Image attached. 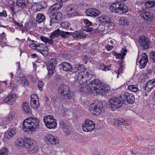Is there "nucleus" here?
Listing matches in <instances>:
<instances>
[{
    "label": "nucleus",
    "instance_id": "obj_16",
    "mask_svg": "<svg viewBox=\"0 0 155 155\" xmlns=\"http://www.w3.org/2000/svg\"><path fill=\"white\" fill-rule=\"evenodd\" d=\"M50 24L52 23H58L62 18V15L61 12H56L51 14L50 15Z\"/></svg>",
    "mask_w": 155,
    "mask_h": 155
},
{
    "label": "nucleus",
    "instance_id": "obj_4",
    "mask_svg": "<svg viewBox=\"0 0 155 155\" xmlns=\"http://www.w3.org/2000/svg\"><path fill=\"white\" fill-rule=\"evenodd\" d=\"M91 77V73L89 71L80 72L78 76L75 78L74 82L78 84H79L81 85H82L83 84H86L87 81H88L90 80L88 78Z\"/></svg>",
    "mask_w": 155,
    "mask_h": 155
},
{
    "label": "nucleus",
    "instance_id": "obj_42",
    "mask_svg": "<svg viewBox=\"0 0 155 155\" xmlns=\"http://www.w3.org/2000/svg\"><path fill=\"white\" fill-rule=\"evenodd\" d=\"M145 7L148 8H153V5H152V1H149L145 3Z\"/></svg>",
    "mask_w": 155,
    "mask_h": 155
},
{
    "label": "nucleus",
    "instance_id": "obj_54",
    "mask_svg": "<svg viewBox=\"0 0 155 155\" xmlns=\"http://www.w3.org/2000/svg\"><path fill=\"white\" fill-rule=\"evenodd\" d=\"M78 71H80L84 67V65L83 64H79V65L78 64Z\"/></svg>",
    "mask_w": 155,
    "mask_h": 155
},
{
    "label": "nucleus",
    "instance_id": "obj_6",
    "mask_svg": "<svg viewBox=\"0 0 155 155\" xmlns=\"http://www.w3.org/2000/svg\"><path fill=\"white\" fill-rule=\"evenodd\" d=\"M109 101L108 106L113 111L121 107L123 104L122 100H121L120 96L119 98L116 97H111L109 99Z\"/></svg>",
    "mask_w": 155,
    "mask_h": 155
},
{
    "label": "nucleus",
    "instance_id": "obj_45",
    "mask_svg": "<svg viewBox=\"0 0 155 155\" xmlns=\"http://www.w3.org/2000/svg\"><path fill=\"white\" fill-rule=\"evenodd\" d=\"M25 78V76H23L22 77H17L16 80L20 83H22Z\"/></svg>",
    "mask_w": 155,
    "mask_h": 155
},
{
    "label": "nucleus",
    "instance_id": "obj_41",
    "mask_svg": "<svg viewBox=\"0 0 155 155\" xmlns=\"http://www.w3.org/2000/svg\"><path fill=\"white\" fill-rule=\"evenodd\" d=\"M36 24L33 22L28 24L27 25H25V28L27 29H32L33 26H36Z\"/></svg>",
    "mask_w": 155,
    "mask_h": 155
},
{
    "label": "nucleus",
    "instance_id": "obj_25",
    "mask_svg": "<svg viewBox=\"0 0 155 155\" xmlns=\"http://www.w3.org/2000/svg\"><path fill=\"white\" fill-rule=\"evenodd\" d=\"M71 35L73 37L74 40H78V39L84 38L86 37L81 31H76L73 33L71 32Z\"/></svg>",
    "mask_w": 155,
    "mask_h": 155
},
{
    "label": "nucleus",
    "instance_id": "obj_52",
    "mask_svg": "<svg viewBox=\"0 0 155 155\" xmlns=\"http://www.w3.org/2000/svg\"><path fill=\"white\" fill-rule=\"evenodd\" d=\"M38 99V96L37 95L35 94H33L31 95V99Z\"/></svg>",
    "mask_w": 155,
    "mask_h": 155
},
{
    "label": "nucleus",
    "instance_id": "obj_12",
    "mask_svg": "<svg viewBox=\"0 0 155 155\" xmlns=\"http://www.w3.org/2000/svg\"><path fill=\"white\" fill-rule=\"evenodd\" d=\"M95 124L92 121L87 119L82 125L83 130L86 132L90 131L93 130L95 127Z\"/></svg>",
    "mask_w": 155,
    "mask_h": 155
},
{
    "label": "nucleus",
    "instance_id": "obj_33",
    "mask_svg": "<svg viewBox=\"0 0 155 155\" xmlns=\"http://www.w3.org/2000/svg\"><path fill=\"white\" fill-rule=\"evenodd\" d=\"M45 16L43 14L38 13L37 14L36 18V21L38 23H41L45 20Z\"/></svg>",
    "mask_w": 155,
    "mask_h": 155
},
{
    "label": "nucleus",
    "instance_id": "obj_36",
    "mask_svg": "<svg viewBox=\"0 0 155 155\" xmlns=\"http://www.w3.org/2000/svg\"><path fill=\"white\" fill-rule=\"evenodd\" d=\"M59 32L60 35L63 38H68L71 35V33L69 32L65 31L62 30H60Z\"/></svg>",
    "mask_w": 155,
    "mask_h": 155
},
{
    "label": "nucleus",
    "instance_id": "obj_35",
    "mask_svg": "<svg viewBox=\"0 0 155 155\" xmlns=\"http://www.w3.org/2000/svg\"><path fill=\"white\" fill-rule=\"evenodd\" d=\"M128 89L134 92H138L139 91L137 86L135 85H131L129 86L128 87Z\"/></svg>",
    "mask_w": 155,
    "mask_h": 155
},
{
    "label": "nucleus",
    "instance_id": "obj_22",
    "mask_svg": "<svg viewBox=\"0 0 155 155\" xmlns=\"http://www.w3.org/2000/svg\"><path fill=\"white\" fill-rule=\"evenodd\" d=\"M60 68L66 71L71 72L72 71V65L71 64L66 62H63L59 65Z\"/></svg>",
    "mask_w": 155,
    "mask_h": 155
},
{
    "label": "nucleus",
    "instance_id": "obj_44",
    "mask_svg": "<svg viewBox=\"0 0 155 155\" xmlns=\"http://www.w3.org/2000/svg\"><path fill=\"white\" fill-rule=\"evenodd\" d=\"M44 86V83L41 81H39L38 82V87L40 91L43 90V87Z\"/></svg>",
    "mask_w": 155,
    "mask_h": 155
},
{
    "label": "nucleus",
    "instance_id": "obj_7",
    "mask_svg": "<svg viewBox=\"0 0 155 155\" xmlns=\"http://www.w3.org/2000/svg\"><path fill=\"white\" fill-rule=\"evenodd\" d=\"M58 91L61 95L63 96V98L65 99H73V94L71 92L69 86L68 85L60 86L59 88Z\"/></svg>",
    "mask_w": 155,
    "mask_h": 155
},
{
    "label": "nucleus",
    "instance_id": "obj_49",
    "mask_svg": "<svg viewBox=\"0 0 155 155\" xmlns=\"http://www.w3.org/2000/svg\"><path fill=\"white\" fill-rule=\"evenodd\" d=\"M151 58L153 59V61L155 63V51L151 53Z\"/></svg>",
    "mask_w": 155,
    "mask_h": 155
},
{
    "label": "nucleus",
    "instance_id": "obj_53",
    "mask_svg": "<svg viewBox=\"0 0 155 155\" xmlns=\"http://www.w3.org/2000/svg\"><path fill=\"white\" fill-rule=\"evenodd\" d=\"M103 67H104V68L103 69V70L105 71H107V70H109V68L110 67V66L109 65H107L105 66L104 64H103Z\"/></svg>",
    "mask_w": 155,
    "mask_h": 155
},
{
    "label": "nucleus",
    "instance_id": "obj_24",
    "mask_svg": "<svg viewBox=\"0 0 155 155\" xmlns=\"http://www.w3.org/2000/svg\"><path fill=\"white\" fill-rule=\"evenodd\" d=\"M114 123L116 126H119L120 125H124L127 126L130 124L128 120H125L122 118H118L115 120L114 121Z\"/></svg>",
    "mask_w": 155,
    "mask_h": 155
},
{
    "label": "nucleus",
    "instance_id": "obj_20",
    "mask_svg": "<svg viewBox=\"0 0 155 155\" xmlns=\"http://www.w3.org/2000/svg\"><path fill=\"white\" fill-rule=\"evenodd\" d=\"M155 87V79H153L148 81L143 89L147 92H149Z\"/></svg>",
    "mask_w": 155,
    "mask_h": 155
},
{
    "label": "nucleus",
    "instance_id": "obj_17",
    "mask_svg": "<svg viewBox=\"0 0 155 155\" xmlns=\"http://www.w3.org/2000/svg\"><path fill=\"white\" fill-rule=\"evenodd\" d=\"M139 14L140 16L143 17L145 21H150L154 18L153 15L147 11H140L139 12Z\"/></svg>",
    "mask_w": 155,
    "mask_h": 155
},
{
    "label": "nucleus",
    "instance_id": "obj_19",
    "mask_svg": "<svg viewBox=\"0 0 155 155\" xmlns=\"http://www.w3.org/2000/svg\"><path fill=\"white\" fill-rule=\"evenodd\" d=\"M85 13L87 16L94 17L98 16L100 14V12L97 9L91 8L87 9Z\"/></svg>",
    "mask_w": 155,
    "mask_h": 155
},
{
    "label": "nucleus",
    "instance_id": "obj_43",
    "mask_svg": "<svg viewBox=\"0 0 155 155\" xmlns=\"http://www.w3.org/2000/svg\"><path fill=\"white\" fill-rule=\"evenodd\" d=\"M7 149L4 148L0 150V155H7Z\"/></svg>",
    "mask_w": 155,
    "mask_h": 155
},
{
    "label": "nucleus",
    "instance_id": "obj_40",
    "mask_svg": "<svg viewBox=\"0 0 155 155\" xmlns=\"http://www.w3.org/2000/svg\"><path fill=\"white\" fill-rule=\"evenodd\" d=\"M54 6L55 5H52L49 8L48 11V14H51V15L53 12H54L55 11L58 10V8H56Z\"/></svg>",
    "mask_w": 155,
    "mask_h": 155
},
{
    "label": "nucleus",
    "instance_id": "obj_23",
    "mask_svg": "<svg viewBox=\"0 0 155 155\" xmlns=\"http://www.w3.org/2000/svg\"><path fill=\"white\" fill-rule=\"evenodd\" d=\"M84 23L86 25V29L84 30L87 32H91L95 30H97L96 28H93L91 27L92 25V23L87 19H85L84 20Z\"/></svg>",
    "mask_w": 155,
    "mask_h": 155
},
{
    "label": "nucleus",
    "instance_id": "obj_29",
    "mask_svg": "<svg viewBox=\"0 0 155 155\" xmlns=\"http://www.w3.org/2000/svg\"><path fill=\"white\" fill-rule=\"evenodd\" d=\"M30 104L32 107L34 109H36L39 107L40 104L39 103V99H31Z\"/></svg>",
    "mask_w": 155,
    "mask_h": 155
},
{
    "label": "nucleus",
    "instance_id": "obj_18",
    "mask_svg": "<svg viewBox=\"0 0 155 155\" xmlns=\"http://www.w3.org/2000/svg\"><path fill=\"white\" fill-rule=\"evenodd\" d=\"M139 41L142 49H146L149 48L150 43L148 39L142 36L140 37Z\"/></svg>",
    "mask_w": 155,
    "mask_h": 155
},
{
    "label": "nucleus",
    "instance_id": "obj_59",
    "mask_svg": "<svg viewBox=\"0 0 155 155\" xmlns=\"http://www.w3.org/2000/svg\"><path fill=\"white\" fill-rule=\"evenodd\" d=\"M30 78L31 79L32 82L35 83L36 82V80L34 79V77L32 76H30Z\"/></svg>",
    "mask_w": 155,
    "mask_h": 155
},
{
    "label": "nucleus",
    "instance_id": "obj_60",
    "mask_svg": "<svg viewBox=\"0 0 155 155\" xmlns=\"http://www.w3.org/2000/svg\"><path fill=\"white\" fill-rule=\"evenodd\" d=\"M11 9L12 11V12L14 13L15 12V8L13 7H11Z\"/></svg>",
    "mask_w": 155,
    "mask_h": 155
},
{
    "label": "nucleus",
    "instance_id": "obj_30",
    "mask_svg": "<svg viewBox=\"0 0 155 155\" xmlns=\"http://www.w3.org/2000/svg\"><path fill=\"white\" fill-rule=\"evenodd\" d=\"M45 46V45L42 43L39 44L38 45H36L35 44L32 42L30 44V47L31 48L33 49H36L37 51L38 48H43Z\"/></svg>",
    "mask_w": 155,
    "mask_h": 155
},
{
    "label": "nucleus",
    "instance_id": "obj_21",
    "mask_svg": "<svg viewBox=\"0 0 155 155\" xmlns=\"http://www.w3.org/2000/svg\"><path fill=\"white\" fill-rule=\"evenodd\" d=\"M16 98V95L15 94H11L4 98V101L8 104L12 105L15 102Z\"/></svg>",
    "mask_w": 155,
    "mask_h": 155
},
{
    "label": "nucleus",
    "instance_id": "obj_50",
    "mask_svg": "<svg viewBox=\"0 0 155 155\" xmlns=\"http://www.w3.org/2000/svg\"><path fill=\"white\" fill-rule=\"evenodd\" d=\"M7 16V13L5 11H3L2 12L0 13V16L6 17Z\"/></svg>",
    "mask_w": 155,
    "mask_h": 155
},
{
    "label": "nucleus",
    "instance_id": "obj_37",
    "mask_svg": "<svg viewBox=\"0 0 155 155\" xmlns=\"http://www.w3.org/2000/svg\"><path fill=\"white\" fill-rule=\"evenodd\" d=\"M119 23L120 25H124L126 24L128 25L127 19L125 17H121L119 19Z\"/></svg>",
    "mask_w": 155,
    "mask_h": 155
},
{
    "label": "nucleus",
    "instance_id": "obj_64",
    "mask_svg": "<svg viewBox=\"0 0 155 155\" xmlns=\"http://www.w3.org/2000/svg\"><path fill=\"white\" fill-rule=\"evenodd\" d=\"M113 54H114V55L115 56H117L118 55V53H117V52H114L113 51Z\"/></svg>",
    "mask_w": 155,
    "mask_h": 155
},
{
    "label": "nucleus",
    "instance_id": "obj_48",
    "mask_svg": "<svg viewBox=\"0 0 155 155\" xmlns=\"http://www.w3.org/2000/svg\"><path fill=\"white\" fill-rule=\"evenodd\" d=\"M117 56H116V58H119L121 59V60H123L124 58V56L121 53H118Z\"/></svg>",
    "mask_w": 155,
    "mask_h": 155
},
{
    "label": "nucleus",
    "instance_id": "obj_9",
    "mask_svg": "<svg viewBox=\"0 0 155 155\" xmlns=\"http://www.w3.org/2000/svg\"><path fill=\"white\" fill-rule=\"evenodd\" d=\"M44 121L46 127L49 129H52L56 127L57 124L56 120L52 115H48L44 117Z\"/></svg>",
    "mask_w": 155,
    "mask_h": 155
},
{
    "label": "nucleus",
    "instance_id": "obj_14",
    "mask_svg": "<svg viewBox=\"0 0 155 155\" xmlns=\"http://www.w3.org/2000/svg\"><path fill=\"white\" fill-rule=\"evenodd\" d=\"M45 140L46 143L48 145H54L58 144L59 143V139L56 136H53L51 134H48L45 137Z\"/></svg>",
    "mask_w": 155,
    "mask_h": 155
},
{
    "label": "nucleus",
    "instance_id": "obj_11",
    "mask_svg": "<svg viewBox=\"0 0 155 155\" xmlns=\"http://www.w3.org/2000/svg\"><path fill=\"white\" fill-rule=\"evenodd\" d=\"M121 99L123 104H133L135 100L134 95L132 94L125 92L120 95Z\"/></svg>",
    "mask_w": 155,
    "mask_h": 155
},
{
    "label": "nucleus",
    "instance_id": "obj_10",
    "mask_svg": "<svg viewBox=\"0 0 155 155\" xmlns=\"http://www.w3.org/2000/svg\"><path fill=\"white\" fill-rule=\"evenodd\" d=\"M57 61L55 58H53L50 59L48 62V64L47 66L48 71V75L49 78H50L53 75L54 68L57 64Z\"/></svg>",
    "mask_w": 155,
    "mask_h": 155
},
{
    "label": "nucleus",
    "instance_id": "obj_5",
    "mask_svg": "<svg viewBox=\"0 0 155 155\" xmlns=\"http://www.w3.org/2000/svg\"><path fill=\"white\" fill-rule=\"evenodd\" d=\"M33 140L31 139H24V147L27 149L28 151H31L32 153H36L39 150V148L36 144H34Z\"/></svg>",
    "mask_w": 155,
    "mask_h": 155
},
{
    "label": "nucleus",
    "instance_id": "obj_63",
    "mask_svg": "<svg viewBox=\"0 0 155 155\" xmlns=\"http://www.w3.org/2000/svg\"><path fill=\"white\" fill-rule=\"evenodd\" d=\"M152 5L153 8L155 7V0L152 1Z\"/></svg>",
    "mask_w": 155,
    "mask_h": 155
},
{
    "label": "nucleus",
    "instance_id": "obj_38",
    "mask_svg": "<svg viewBox=\"0 0 155 155\" xmlns=\"http://www.w3.org/2000/svg\"><path fill=\"white\" fill-rule=\"evenodd\" d=\"M70 23L68 21L62 22L60 24V26L61 28L67 29L69 28Z\"/></svg>",
    "mask_w": 155,
    "mask_h": 155
},
{
    "label": "nucleus",
    "instance_id": "obj_27",
    "mask_svg": "<svg viewBox=\"0 0 155 155\" xmlns=\"http://www.w3.org/2000/svg\"><path fill=\"white\" fill-rule=\"evenodd\" d=\"M28 2V0H17L16 5L19 8H23L27 6Z\"/></svg>",
    "mask_w": 155,
    "mask_h": 155
},
{
    "label": "nucleus",
    "instance_id": "obj_61",
    "mask_svg": "<svg viewBox=\"0 0 155 155\" xmlns=\"http://www.w3.org/2000/svg\"><path fill=\"white\" fill-rule=\"evenodd\" d=\"M31 57L32 58H34L36 56V54H33L31 55Z\"/></svg>",
    "mask_w": 155,
    "mask_h": 155
},
{
    "label": "nucleus",
    "instance_id": "obj_2",
    "mask_svg": "<svg viewBox=\"0 0 155 155\" xmlns=\"http://www.w3.org/2000/svg\"><path fill=\"white\" fill-rule=\"evenodd\" d=\"M127 0H116L117 2L112 3L109 9L112 12L119 14L127 12L128 8L123 3Z\"/></svg>",
    "mask_w": 155,
    "mask_h": 155
},
{
    "label": "nucleus",
    "instance_id": "obj_56",
    "mask_svg": "<svg viewBox=\"0 0 155 155\" xmlns=\"http://www.w3.org/2000/svg\"><path fill=\"white\" fill-rule=\"evenodd\" d=\"M113 47L109 45H107L106 46V48L108 51H110L111 50Z\"/></svg>",
    "mask_w": 155,
    "mask_h": 155
},
{
    "label": "nucleus",
    "instance_id": "obj_3",
    "mask_svg": "<svg viewBox=\"0 0 155 155\" xmlns=\"http://www.w3.org/2000/svg\"><path fill=\"white\" fill-rule=\"evenodd\" d=\"M40 120L37 118L30 117L25 119L23 123L24 129L34 131L39 127Z\"/></svg>",
    "mask_w": 155,
    "mask_h": 155
},
{
    "label": "nucleus",
    "instance_id": "obj_55",
    "mask_svg": "<svg viewBox=\"0 0 155 155\" xmlns=\"http://www.w3.org/2000/svg\"><path fill=\"white\" fill-rule=\"evenodd\" d=\"M78 14L77 13H76V14H75V13H69L68 14V15L70 17H73L77 16Z\"/></svg>",
    "mask_w": 155,
    "mask_h": 155
},
{
    "label": "nucleus",
    "instance_id": "obj_28",
    "mask_svg": "<svg viewBox=\"0 0 155 155\" xmlns=\"http://www.w3.org/2000/svg\"><path fill=\"white\" fill-rule=\"evenodd\" d=\"M37 51L40 53L44 57H46L48 54V48L46 45L43 48H37Z\"/></svg>",
    "mask_w": 155,
    "mask_h": 155
},
{
    "label": "nucleus",
    "instance_id": "obj_62",
    "mask_svg": "<svg viewBox=\"0 0 155 155\" xmlns=\"http://www.w3.org/2000/svg\"><path fill=\"white\" fill-rule=\"evenodd\" d=\"M122 69H121V68L120 69L119 68L118 71V74H120L121 73H122Z\"/></svg>",
    "mask_w": 155,
    "mask_h": 155
},
{
    "label": "nucleus",
    "instance_id": "obj_51",
    "mask_svg": "<svg viewBox=\"0 0 155 155\" xmlns=\"http://www.w3.org/2000/svg\"><path fill=\"white\" fill-rule=\"evenodd\" d=\"M127 51V50L126 49H124L123 48L121 50V52L120 53H121L124 56L126 55V52Z\"/></svg>",
    "mask_w": 155,
    "mask_h": 155
},
{
    "label": "nucleus",
    "instance_id": "obj_32",
    "mask_svg": "<svg viewBox=\"0 0 155 155\" xmlns=\"http://www.w3.org/2000/svg\"><path fill=\"white\" fill-rule=\"evenodd\" d=\"M23 111L26 113L28 114L31 112V110L29 107L28 106V104L25 102L22 104V107Z\"/></svg>",
    "mask_w": 155,
    "mask_h": 155
},
{
    "label": "nucleus",
    "instance_id": "obj_31",
    "mask_svg": "<svg viewBox=\"0 0 155 155\" xmlns=\"http://www.w3.org/2000/svg\"><path fill=\"white\" fill-rule=\"evenodd\" d=\"M59 124L61 127L63 129L64 132L67 133H69V127L65 123L61 121L59 122Z\"/></svg>",
    "mask_w": 155,
    "mask_h": 155
},
{
    "label": "nucleus",
    "instance_id": "obj_15",
    "mask_svg": "<svg viewBox=\"0 0 155 155\" xmlns=\"http://www.w3.org/2000/svg\"><path fill=\"white\" fill-rule=\"evenodd\" d=\"M141 56L142 58L140 60L137 58L136 64L137 65L139 64V68L142 69L144 68L146 66L148 61V58L145 53H142Z\"/></svg>",
    "mask_w": 155,
    "mask_h": 155
},
{
    "label": "nucleus",
    "instance_id": "obj_34",
    "mask_svg": "<svg viewBox=\"0 0 155 155\" xmlns=\"http://www.w3.org/2000/svg\"><path fill=\"white\" fill-rule=\"evenodd\" d=\"M100 21H102L105 22L106 23L110 24V19L109 17L107 15H103L99 17Z\"/></svg>",
    "mask_w": 155,
    "mask_h": 155
},
{
    "label": "nucleus",
    "instance_id": "obj_58",
    "mask_svg": "<svg viewBox=\"0 0 155 155\" xmlns=\"http://www.w3.org/2000/svg\"><path fill=\"white\" fill-rule=\"evenodd\" d=\"M37 6V8L36 9V11H40L41 9V5H38Z\"/></svg>",
    "mask_w": 155,
    "mask_h": 155
},
{
    "label": "nucleus",
    "instance_id": "obj_47",
    "mask_svg": "<svg viewBox=\"0 0 155 155\" xmlns=\"http://www.w3.org/2000/svg\"><path fill=\"white\" fill-rule=\"evenodd\" d=\"M23 81V84L24 86H28L29 84V83L27 79H25Z\"/></svg>",
    "mask_w": 155,
    "mask_h": 155
},
{
    "label": "nucleus",
    "instance_id": "obj_1",
    "mask_svg": "<svg viewBox=\"0 0 155 155\" xmlns=\"http://www.w3.org/2000/svg\"><path fill=\"white\" fill-rule=\"evenodd\" d=\"M89 89L87 87L84 90H81L85 92L92 94L93 95H97L98 94L102 95L105 94L110 89V87L105 84L98 79H94L91 81L89 84Z\"/></svg>",
    "mask_w": 155,
    "mask_h": 155
},
{
    "label": "nucleus",
    "instance_id": "obj_46",
    "mask_svg": "<svg viewBox=\"0 0 155 155\" xmlns=\"http://www.w3.org/2000/svg\"><path fill=\"white\" fill-rule=\"evenodd\" d=\"M78 64L75 65L73 67L72 66V71L71 72H73V73H75L77 71H78Z\"/></svg>",
    "mask_w": 155,
    "mask_h": 155
},
{
    "label": "nucleus",
    "instance_id": "obj_26",
    "mask_svg": "<svg viewBox=\"0 0 155 155\" xmlns=\"http://www.w3.org/2000/svg\"><path fill=\"white\" fill-rule=\"evenodd\" d=\"M17 130L15 128H13L9 130L8 132L6 133L5 134V137L8 139L12 138L15 135L17 132Z\"/></svg>",
    "mask_w": 155,
    "mask_h": 155
},
{
    "label": "nucleus",
    "instance_id": "obj_13",
    "mask_svg": "<svg viewBox=\"0 0 155 155\" xmlns=\"http://www.w3.org/2000/svg\"><path fill=\"white\" fill-rule=\"evenodd\" d=\"M89 110L91 113H93L96 115H99L104 112L102 105H95L94 104L90 105Z\"/></svg>",
    "mask_w": 155,
    "mask_h": 155
},
{
    "label": "nucleus",
    "instance_id": "obj_39",
    "mask_svg": "<svg viewBox=\"0 0 155 155\" xmlns=\"http://www.w3.org/2000/svg\"><path fill=\"white\" fill-rule=\"evenodd\" d=\"M24 139H18L15 141L16 144L18 146H22L24 147Z\"/></svg>",
    "mask_w": 155,
    "mask_h": 155
},
{
    "label": "nucleus",
    "instance_id": "obj_57",
    "mask_svg": "<svg viewBox=\"0 0 155 155\" xmlns=\"http://www.w3.org/2000/svg\"><path fill=\"white\" fill-rule=\"evenodd\" d=\"M14 117V116L13 115H9V117H6V120H11Z\"/></svg>",
    "mask_w": 155,
    "mask_h": 155
},
{
    "label": "nucleus",
    "instance_id": "obj_8",
    "mask_svg": "<svg viewBox=\"0 0 155 155\" xmlns=\"http://www.w3.org/2000/svg\"><path fill=\"white\" fill-rule=\"evenodd\" d=\"M60 30L58 29L54 31L50 36V39L48 38L42 36L40 37L41 40L45 43H48L50 45H53L54 42H57L55 39V38L58 37L60 34L59 31Z\"/></svg>",
    "mask_w": 155,
    "mask_h": 155
}]
</instances>
